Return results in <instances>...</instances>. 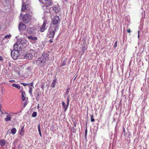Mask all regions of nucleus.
<instances>
[{
    "label": "nucleus",
    "instance_id": "f257e3e1",
    "mask_svg": "<svg viewBox=\"0 0 149 149\" xmlns=\"http://www.w3.org/2000/svg\"><path fill=\"white\" fill-rule=\"evenodd\" d=\"M60 22L59 17L58 16H55L52 19L50 26L58 29L59 26L58 24Z\"/></svg>",
    "mask_w": 149,
    "mask_h": 149
},
{
    "label": "nucleus",
    "instance_id": "f03ea898",
    "mask_svg": "<svg viewBox=\"0 0 149 149\" xmlns=\"http://www.w3.org/2000/svg\"><path fill=\"white\" fill-rule=\"evenodd\" d=\"M58 29V28L50 26L49 29L47 34V37L48 38H54L55 33L57 32Z\"/></svg>",
    "mask_w": 149,
    "mask_h": 149
},
{
    "label": "nucleus",
    "instance_id": "7ed1b4c3",
    "mask_svg": "<svg viewBox=\"0 0 149 149\" xmlns=\"http://www.w3.org/2000/svg\"><path fill=\"white\" fill-rule=\"evenodd\" d=\"M34 63H36L38 66L40 67H44L46 64L45 60L43 58L41 57L38 58L37 60L34 62Z\"/></svg>",
    "mask_w": 149,
    "mask_h": 149
},
{
    "label": "nucleus",
    "instance_id": "20e7f679",
    "mask_svg": "<svg viewBox=\"0 0 149 149\" xmlns=\"http://www.w3.org/2000/svg\"><path fill=\"white\" fill-rule=\"evenodd\" d=\"M23 42L24 43V40H22L20 42H17L14 45V50L17 52L21 50L22 49L23 46L24 47V46L23 45Z\"/></svg>",
    "mask_w": 149,
    "mask_h": 149
},
{
    "label": "nucleus",
    "instance_id": "39448f33",
    "mask_svg": "<svg viewBox=\"0 0 149 149\" xmlns=\"http://www.w3.org/2000/svg\"><path fill=\"white\" fill-rule=\"evenodd\" d=\"M34 50L30 49L27 52L24 56L25 58L30 59H31L33 56V54H34Z\"/></svg>",
    "mask_w": 149,
    "mask_h": 149
},
{
    "label": "nucleus",
    "instance_id": "423d86ee",
    "mask_svg": "<svg viewBox=\"0 0 149 149\" xmlns=\"http://www.w3.org/2000/svg\"><path fill=\"white\" fill-rule=\"evenodd\" d=\"M36 31V28L34 27H28L27 29V31L29 34H34L36 33H35Z\"/></svg>",
    "mask_w": 149,
    "mask_h": 149
},
{
    "label": "nucleus",
    "instance_id": "0eeeda50",
    "mask_svg": "<svg viewBox=\"0 0 149 149\" xmlns=\"http://www.w3.org/2000/svg\"><path fill=\"white\" fill-rule=\"evenodd\" d=\"M11 56L12 58L14 60L17 58L19 56L18 52L17 51L13 50L11 53Z\"/></svg>",
    "mask_w": 149,
    "mask_h": 149
},
{
    "label": "nucleus",
    "instance_id": "6e6552de",
    "mask_svg": "<svg viewBox=\"0 0 149 149\" xmlns=\"http://www.w3.org/2000/svg\"><path fill=\"white\" fill-rule=\"evenodd\" d=\"M30 15L29 14H25L22 18V21L25 23H28L30 20Z\"/></svg>",
    "mask_w": 149,
    "mask_h": 149
},
{
    "label": "nucleus",
    "instance_id": "1a4fd4ad",
    "mask_svg": "<svg viewBox=\"0 0 149 149\" xmlns=\"http://www.w3.org/2000/svg\"><path fill=\"white\" fill-rule=\"evenodd\" d=\"M26 25L24 24L22 22H21L19 24V30L21 31H24L26 29Z\"/></svg>",
    "mask_w": 149,
    "mask_h": 149
},
{
    "label": "nucleus",
    "instance_id": "9d476101",
    "mask_svg": "<svg viewBox=\"0 0 149 149\" xmlns=\"http://www.w3.org/2000/svg\"><path fill=\"white\" fill-rule=\"evenodd\" d=\"M46 22L44 21L42 25L40 27V31L41 32H44L46 29Z\"/></svg>",
    "mask_w": 149,
    "mask_h": 149
},
{
    "label": "nucleus",
    "instance_id": "9b49d317",
    "mask_svg": "<svg viewBox=\"0 0 149 149\" xmlns=\"http://www.w3.org/2000/svg\"><path fill=\"white\" fill-rule=\"evenodd\" d=\"M42 55L43 56V57L44 58V59L45 61H48L49 60V55L47 53H45V52H44L42 53Z\"/></svg>",
    "mask_w": 149,
    "mask_h": 149
},
{
    "label": "nucleus",
    "instance_id": "f8f14e48",
    "mask_svg": "<svg viewBox=\"0 0 149 149\" xmlns=\"http://www.w3.org/2000/svg\"><path fill=\"white\" fill-rule=\"evenodd\" d=\"M33 84L32 83L30 84V85H29V93L30 95H32V91L33 88H34L33 86Z\"/></svg>",
    "mask_w": 149,
    "mask_h": 149
},
{
    "label": "nucleus",
    "instance_id": "ddd939ff",
    "mask_svg": "<svg viewBox=\"0 0 149 149\" xmlns=\"http://www.w3.org/2000/svg\"><path fill=\"white\" fill-rule=\"evenodd\" d=\"M24 126H23L22 127L20 130L19 131V135L22 136H23L24 134L25 131L24 130Z\"/></svg>",
    "mask_w": 149,
    "mask_h": 149
},
{
    "label": "nucleus",
    "instance_id": "4468645a",
    "mask_svg": "<svg viewBox=\"0 0 149 149\" xmlns=\"http://www.w3.org/2000/svg\"><path fill=\"white\" fill-rule=\"evenodd\" d=\"M62 104L63 105V107L64 109V111L65 112L68 109V107L69 106H67V104H66V105L65 103L63 101H62Z\"/></svg>",
    "mask_w": 149,
    "mask_h": 149
},
{
    "label": "nucleus",
    "instance_id": "2eb2a0df",
    "mask_svg": "<svg viewBox=\"0 0 149 149\" xmlns=\"http://www.w3.org/2000/svg\"><path fill=\"white\" fill-rule=\"evenodd\" d=\"M22 101H24L26 98V94L24 91H22Z\"/></svg>",
    "mask_w": 149,
    "mask_h": 149
},
{
    "label": "nucleus",
    "instance_id": "dca6fc26",
    "mask_svg": "<svg viewBox=\"0 0 149 149\" xmlns=\"http://www.w3.org/2000/svg\"><path fill=\"white\" fill-rule=\"evenodd\" d=\"M28 38L29 40H31L32 41H35L37 40L38 38L36 37H32V36H30L28 37Z\"/></svg>",
    "mask_w": 149,
    "mask_h": 149
},
{
    "label": "nucleus",
    "instance_id": "f3484780",
    "mask_svg": "<svg viewBox=\"0 0 149 149\" xmlns=\"http://www.w3.org/2000/svg\"><path fill=\"white\" fill-rule=\"evenodd\" d=\"M87 49V47L85 46L84 45H82L81 48V55H82L85 52V51Z\"/></svg>",
    "mask_w": 149,
    "mask_h": 149
},
{
    "label": "nucleus",
    "instance_id": "a211bd4d",
    "mask_svg": "<svg viewBox=\"0 0 149 149\" xmlns=\"http://www.w3.org/2000/svg\"><path fill=\"white\" fill-rule=\"evenodd\" d=\"M29 5H27L25 3H23L22 5L21 9H27V8Z\"/></svg>",
    "mask_w": 149,
    "mask_h": 149
},
{
    "label": "nucleus",
    "instance_id": "6ab92c4d",
    "mask_svg": "<svg viewBox=\"0 0 149 149\" xmlns=\"http://www.w3.org/2000/svg\"><path fill=\"white\" fill-rule=\"evenodd\" d=\"M12 117L10 115H8L5 118V120L6 121H10L11 120Z\"/></svg>",
    "mask_w": 149,
    "mask_h": 149
},
{
    "label": "nucleus",
    "instance_id": "aec40b11",
    "mask_svg": "<svg viewBox=\"0 0 149 149\" xmlns=\"http://www.w3.org/2000/svg\"><path fill=\"white\" fill-rule=\"evenodd\" d=\"M56 81L57 79L56 78L54 79L53 80L51 84V86L52 87H55V84H56Z\"/></svg>",
    "mask_w": 149,
    "mask_h": 149
},
{
    "label": "nucleus",
    "instance_id": "412c9836",
    "mask_svg": "<svg viewBox=\"0 0 149 149\" xmlns=\"http://www.w3.org/2000/svg\"><path fill=\"white\" fill-rule=\"evenodd\" d=\"M6 141L4 140L1 139L0 140V145L1 146L5 145Z\"/></svg>",
    "mask_w": 149,
    "mask_h": 149
},
{
    "label": "nucleus",
    "instance_id": "4be33fe9",
    "mask_svg": "<svg viewBox=\"0 0 149 149\" xmlns=\"http://www.w3.org/2000/svg\"><path fill=\"white\" fill-rule=\"evenodd\" d=\"M17 131L16 129L15 128H13L11 130V132L13 134H15Z\"/></svg>",
    "mask_w": 149,
    "mask_h": 149
},
{
    "label": "nucleus",
    "instance_id": "5701e85b",
    "mask_svg": "<svg viewBox=\"0 0 149 149\" xmlns=\"http://www.w3.org/2000/svg\"><path fill=\"white\" fill-rule=\"evenodd\" d=\"M12 86L14 87L17 88L18 89H20V86L19 84H12Z\"/></svg>",
    "mask_w": 149,
    "mask_h": 149
},
{
    "label": "nucleus",
    "instance_id": "b1692460",
    "mask_svg": "<svg viewBox=\"0 0 149 149\" xmlns=\"http://www.w3.org/2000/svg\"><path fill=\"white\" fill-rule=\"evenodd\" d=\"M38 131L39 134H40V136H41V137H42V135L41 132V130H40V124H39L38 125Z\"/></svg>",
    "mask_w": 149,
    "mask_h": 149
},
{
    "label": "nucleus",
    "instance_id": "393cba45",
    "mask_svg": "<svg viewBox=\"0 0 149 149\" xmlns=\"http://www.w3.org/2000/svg\"><path fill=\"white\" fill-rule=\"evenodd\" d=\"M59 7L58 5L56 4L53 7L52 9H59Z\"/></svg>",
    "mask_w": 149,
    "mask_h": 149
},
{
    "label": "nucleus",
    "instance_id": "a878e982",
    "mask_svg": "<svg viewBox=\"0 0 149 149\" xmlns=\"http://www.w3.org/2000/svg\"><path fill=\"white\" fill-rule=\"evenodd\" d=\"M51 6V3H46V4H45L44 6H43V7H48L49 6Z\"/></svg>",
    "mask_w": 149,
    "mask_h": 149
},
{
    "label": "nucleus",
    "instance_id": "bb28decb",
    "mask_svg": "<svg viewBox=\"0 0 149 149\" xmlns=\"http://www.w3.org/2000/svg\"><path fill=\"white\" fill-rule=\"evenodd\" d=\"M37 113L36 112L34 111L33 113L32 116V117H35L37 116Z\"/></svg>",
    "mask_w": 149,
    "mask_h": 149
},
{
    "label": "nucleus",
    "instance_id": "cd10ccee",
    "mask_svg": "<svg viewBox=\"0 0 149 149\" xmlns=\"http://www.w3.org/2000/svg\"><path fill=\"white\" fill-rule=\"evenodd\" d=\"M67 106L69 105V103L70 101V97L69 95H68L67 97Z\"/></svg>",
    "mask_w": 149,
    "mask_h": 149
},
{
    "label": "nucleus",
    "instance_id": "c85d7f7f",
    "mask_svg": "<svg viewBox=\"0 0 149 149\" xmlns=\"http://www.w3.org/2000/svg\"><path fill=\"white\" fill-rule=\"evenodd\" d=\"M91 121L92 122H94L95 120V119L93 118V115H92L91 116Z\"/></svg>",
    "mask_w": 149,
    "mask_h": 149
},
{
    "label": "nucleus",
    "instance_id": "c756f323",
    "mask_svg": "<svg viewBox=\"0 0 149 149\" xmlns=\"http://www.w3.org/2000/svg\"><path fill=\"white\" fill-rule=\"evenodd\" d=\"M20 84L23 85L24 86H26L27 85H30V84H26L25 83H21Z\"/></svg>",
    "mask_w": 149,
    "mask_h": 149
},
{
    "label": "nucleus",
    "instance_id": "7c9ffc66",
    "mask_svg": "<svg viewBox=\"0 0 149 149\" xmlns=\"http://www.w3.org/2000/svg\"><path fill=\"white\" fill-rule=\"evenodd\" d=\"M27 103L26 102H25L23 103V108H24L27 105Z\"/></svg>",
    "mask_w": 149,
    "mask_h": 149
},
{
    "label": "nucleus",
    "instance_id": "2f4dec72",
    "mask_svg": "<svg viewBox=\"0 0 149 149\" xmlns=\"http://www.w3.org/2000/svg\"><path fill=\"white\" fill-rule=\"evenodd\" d=\"M10 36V35H7V36H5L4 38H6V39H9Z\"/></svg>",
    "mask_w": 149,
    "mask_h": 149
},
{
    "label": "nucleus",
    "instance_id": "473e14b6",
    "mask_svg": "<svg viewBox=\"0 0 149 149\" xmlns=\"http://www.w3.org/2000/svg\"><path fill=\"white\" fill-rule=\"evenodd\" d=\"M39 98V94H38L37 96L36 97V99L38 101Z\"/></svg>",
    "mask_w": 149,
    "mask_h": 149
},
{
    "label": "nucleus",
    "instance_id": "72a5a7b5",
    "mask_svg": "<svg viewBox=\"0 0 149 149\" xmlns=\"http://www.w3.org/2000/svg\"><path fill=\"white\" fill-rule=\"evenodd\" d=\"M66 63L64 61L61 63V66H63L66 65Z\"/></svg>",
    "mask_w": 149,
    "mask_h": 149
},
{
    "label": "nucleus",
    "instance_id": "f704fd0d",
    "mask_svg": "<svg viewBox=\"0 0 149 149\" xmlns=\"http://www.w3.org/2000/svg\"><path fill=\"white\" fill-rule=\"evenodd\" d=\"M117 41H116L115 44H114V48H116V47H117Z\"/></svg>",
    "mask_w": 149,
    "mask_h": 149
},
{
    "label": "nucleus",
    "instance_id": "c9c22d12",
    "mask_svg": "<svg viewBox=\"0 0 149 149\" xmlns=\"http://www.w3.org/2000/svg\"><path fill=\"white\" fill-rule=\"evenodd\" d=\"M52 11H54V12H55L56 13H57L59 12V10H52Z\"/></svg>",
    "mask_w": 149,
    "mask_h": 149
},
{
    "label": "nucleus",
    "instance_id": "e433bc0d",
    "mask_svg": "<svg viewBox=\"0 0 149 149\" xmlns=\"http://www.w3.org/2000/svg\"><path fill=\"white\" fill-rule=\"evenodd\" d=\"M69 88H68L67 91H66V93L67 95H68L69 93Z\"/></svg>",
    "mask_w": 149,
    "mask_h": 149
},
{
    "label": "nucleus",
    "instance_id": "4c0bfd02",
    "mask_svg": "<svg viewBox=\"0 0 149 149\" xmlns=\"http://www.w3.org/2000/svg\"><path fill=\"white\" fill-rule=\"evenodd\" d=\"M0 60L1 61H3V58L2 56H0Z\"/></svg>",
    "mask_w": 149,
    "mask_h": 149
},
{
    "label": "nucleus",
    "instance_id": "58836bf2",
    "mask_svg": "<svg viewBox=\"0 0 149 149\" xmlns=\"http://www.w3.org/2000/svg\"><path fill=\"white\" fill-rule=\"evenodd\" d=\"M15 80H10L9 81V82H15Z\"/></svg>",
    "mask_w": 149,
    "mask_h": 149
},
{
    "label": "nucleus",
    "instance_id": "ea45409f",
    "mask_svg": "<svg viewBox=\"0 0 149 149\" xmlns=\"http://www.w3.org/2000/svg\"><path fill=\"white\" fill-rule=\"evenodd\" d=\"M30 2V0H26V3H27L28 4Z\"/></svg>",
    "mask_w": 149,
    "mask_h": 149
},
{
    "label": "nucleus",
    "instance_id": "a19ab883",
    "mask_svg": "<svg viewBox=\"0 0 149 149\" xmlns=\"http://www.w3.org/2000/svg\"><path fill=\"white\" fill-rule=\"evenodd\" d=\"M87 134V128H86L85 130V134Z\"/></svg>",
    "mask_w": 149,
    "mask_h": 149
},
{
    "label": "nucleus",
    "instance_id": "79ce46f5",
    "mask_svg": "<svg viewBox=\"0 0 149 149\" xmlns=\"http://www.w3.org/2000/svg\"><path fill=\"white\" fill-rule=\"evenodd\" d=\"M49 41L51 43H52L53 42L52 39H51V40H50Z\"/></svg>",
    "mask_w": 149,
    "mask_h": 149
},
{
    "label": "nucleus",
    "instance_id": "37998d69",
    "mask_svg": "<svg viewBox=\"0 0 149 149\" xmlns=\"http://www.w3.org/2000/svg\"><path fill=\"white\" fill-rule=\"evenodd\" d=\"M127 31L129 33H130L131 32V31L130 30V29H129Z\"/></svg>",
    "mask_w": 149,
    "mask_h": 149
},
{
    "label": "nucleus",
    "instance_id": "c03bdc74",
    "mask_svg": "<svg viewBox=\"0 0 149 149\" xmlns=\"http://www.w3.org/2000/svg\"><path fill=\"white\" fill-rule=\"evenodd\" d=\"M138 147V148H139V149H141V146L140 145H139V146Z\"/></svg>",
    "mask_w": 149,
    "mask_h": 149
},
{
    "label": "nucleus",
    "instance_id": "a18cd8bd",
    "mask_svg": "<svg viewBox=\"0 0 149 149\" xmlns=\"http://www.w3.org/2000/svg\"><path fill=\"white\" fill-rule=\"evenodd\" d=\"M31 69V67H28L27 68V70H30Z\"/></svg>",
    "mask_w": 149,
    "mask_h": 149
},
{
    "label": "nucleus",
    "instance_id": "49530a36",
    "mask_svg": "<svg viewBox=\"0 0 149 149\" xmlns=\"http://www.w3.org/2000/svg\"><path fill=\"white\" fill-rule=\"evenodd\" d=\"M43 87H44V85L43 84H42V85H41V88H42L43 89Z\"/></svg>",
    "mask_w": 149,
    "mask_h": 149
},
{
    "label": "nucleus",
    "instance_id": "de8ad7c7",
    "mask_svg": "<svg viewBox=\"0 0 149 149\" xmlns=\"http://www.w3.org/2000/svg\"><path fill=\"white\" fill-rule=\"evenodd\" d=\"M139 31H138V38H139Z\"/></svg>",
    "mask_w": 149,
    "mask_h": 149
},
{
    "label": "nucleus",
    "instance_id": "09e8293b",
    "mask_svg": "<svg viewBox=\"0 0 149 149\" xmlns=\"http://www.w3.org/2000/svg\"><path fill=\"white\" fill-rule=\"evenodd\" d=\"M37 108H38V109H39V104L38 105V106H37Z\"/></svg>",
    "mask_w": 149,
    "mask_h": 149
},
{
    "label": "nucleus",
    "instance_id": "8fccbe9b",
    "mask_svg": "<svg viewBox=\"0 0 149 149\" xmlns=\"http://www.w3.org/2000/svg\"><path fill=\"white\" fill-rule=\"evenodd\" d=\"M25 10H21L22 11H24Z\"/></svg>",
    "mask_w": 149,
    "mask_h": 149
},
{
    "label": "nucleus",
    "instance_id": "3c124183",
    "mask_svg": "<svg viewBox=\"0 0 149 149\" xmlns=\"http://www.w3.org/2000/svg\"><path fill=\"white\" fill-rule=\"evenodd\" d=\"M85 138H86V136H87V134H85Z\"/></svg>",
    "mask_w": 149,
    "mask_h": 149
},
{
    "label": "nucleus",
    "instance_id": "603ef678",
    "mask_svg": "<svg viewBox=\"0 0 149 149\" xmlns=\"http://www.w3.org/2000/svg\"><path fill=\"white\" fill-rule=\"evenodd\" d=\"M5 113L6 114H8V113Z\"/></svg>",
    "mask_w": 149,
    "mask_h": 149
},
{
    "label": "nucleus",
    "instance_id": "864d4df0",
    "mask_svg": "<svg viewBox=\"0 0 149 149\" xmlns=\"http://www.w3.org/2000/svg\"><path fill=\"white\" fill-rule=\"evenodd\" d=\"M39 1H40V2H41V0H39Z\"/></svg>",
    "mask_w": 149,
    "mask_h": 149
},
{
    "label": "nucleus",
    "instance_id": "5fc2aeb1",
    "mask_svg": "<svg viewBox=\"0 0 149 149\" xmlns=\"http://www.w3.org/2000/svg\"><path fill=\"white\" fill-rule=\"evenodd\" d=\"M76 77H75L74 78V79H76Z\"/></svg>",
    "mask_w": 149,
    "mask_h": 149
},
{
    "label": "nucleus",
    "instance_id": "6e6d98bb",
    "mask_svg": "<svg viewBox=\"0 0 149 149\" xmlns=\"http://www.w3.org/2000/svg\"><path fill=\"white\" fill-rule=\"evenodd\" d=\"M25 41H26V42H27L25 40Z\"/></svg>",
    "mask_w": 149,
    "mask_h": 149
},
{
    "label": "nucleus",
    "instance_id": "4d7b16f0",
    "mask_svg": "<svg viewBox=\"0 0 149 149\" xmlns=\"http://www.w3.org/2000/svg\"><path fill=\"white\" fill-rule=\"evenodd\" d=\"M74 126H76V124H75L74 125Z\"/></svg>",
    "mask_w": 149,
    "mask_h": 149
},
{
    "label": "nucleus",
    "instance_id": "13d9d810",
    "mask_svg": "<svg viewBox=\"0 0 149 149\" xmlns=\"http://www.w3.org/2000/svg\"><path fill=\"white\" fill-rule=\"evenodd\" d=\"M49 12L50 13L51 11H50L49 10Z\"/></svg>",
    "mask_w": 149,
    "mask_h": 149
}]
</instances>
